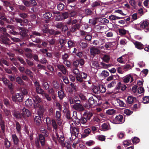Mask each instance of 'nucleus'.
<instances>
[{
  "instance_id": "obj_34",
  "label": "nucleus",
  "mask_w": 149,
  "mask_h": 149,
  "mask_svg": "<svg viewBox=\"0 0 149 149\" xmlns=\"http://www.w3.org/2000/svg\"><path fill=\"white\" fill-rule=\"evenodd\" d=\"M44 17L46 19L50 18L52 16V13L49 12H46L43 15Z\"/></svg>"
},
{
  "instance_id": "obj_48",
  "label": "nucleus",
  "mask_w": 149,
  "mask_h": 149,
  "mask_svg": "<svg viewBox=\"0 0 149 149\" xmlns=\"http://www.w3.org/2000/svg\"><path fill=\"white\" fill-rule=\"evenodd\" d=\"M87 75L86 74L82 72H81L80 74L79 77L82 80V82L83 81V79H86L87 77Z\"/></svg>"
},
{
  "instance_id": "obj_45",
  "label": "nucleus",
  "mask_w": 149,
  "mask_h": 149,
  "mask_svg": "<svg viewBox=\"0 0 149 149\" xmlns=\"http://www.w3.org/2000/svg\"><path fill=\"white\" fill-rule=\"evenodd\" d=\"M99 90L100 92L104 93L106 92V88L104 86L102 85H99Z\"/></svg>"
},
{
  "instance_id": "obj_15",
  "label": "nucleus",
  "mask_w": 149,
  "mask_h": 149,
  "mask_svg": "<svg viewBox=\"0 0 149 149\" xmlns=\"http://www.w3.org/2000/svg\"><path fill=\"white\" fill-rule=\"evenodd\" d=\"M48 94L51 95L53 99L55 100L56 98V94L54 89L52 88H50L48 90Z\"/></svg>"
},
{
  "instance_id": "obj_60",
  "label": "nucleus",
  "mask_w": 149,
  "mask_h": 149,
  "mask_svg": "<svg viewBox=\"0 0 149 149\" xmlns=\"http://www.w3.org/2000/svg\"><path fill=\"white\" fill-rule=\"evenodd\" d=\"M140 141L139 138L136 137H134L132 139V142L134 144H136L138 143Z\"/></svg>"
},
{
  "instance_id": "obj_11",
  "label": "nucleus",
  "mask_w": 149,
  "mask_h": 149,
  "mask_svg": "<svg viewBox=\"0 0 149 149\" xmlns=\"http://www.w3.org/2000/svg\"><path fill=\"white\" fill-rule=\"evenodd\" d=\"M42 118L39 116H36L34 118V122L36 126H39L42 123L41 118Z\"/></svg>"
},
{
  "instance_id": "obj_39",
  "label": "nucleus",
  "mask_w": 149,
  "mask_h": 149,
  "mask_svg": "<svg viewBox=\"0 0 149 149\" xmlns=\"http://www.w3.org/2000/svg\"><path fill=\"white\" fill-rule=\"evenodd\" d=\"M63 23L61 22H57L54 24V26L59 29H61L63 27Z\"/></svg>"
},
{
  "instance_id": "obj_6",
  "label": "nucleus",
  "mask_w": 149,
  "mask_h": 149,
  "mask_svg": "<svg viewBox=\"0 0 149 149\" xmlns=\"http://www.w3.org/2000/svg\"><path fill=\"white\" fill-rule=\"evenodd\" d=\"M23 118L26 119L27 117H29L31 115L30 111L24 107L21 111Z\"/></svg>"
},
{
  "instance_id": "obj_35",
  "label": "nucleus",
  "mask_w": 149,
  "mask_h": 149,
  "mask_svg": "<svg viewBox=\"0 0 149 149\" xmlns=\"http://www.w3.org/2000/svg\"><path fill=\"white\" fill-rule=\"evenodd\" d=\"M101 3L100 1H95L93 2L91 5V6L93 8H96L99 6H101V5L100 4V3Z\"/></svg>"
},
{
  "instance_id": "obj_62",
  "label": "nucleus",
  "mask_w": 149,
  "mask_h": 149,
  "mask_svg": "<svg viewBox=\"0 0 149 149\" xmlns=\"http://www.w3.org/2000/svg\"><path fill=\"white\" fill-rule=\"evenodd\" d=\"M143 102L144 104L149 103V96H146L143 98Z\"/></svg>"
},
{
  "instance_id": "obj_59",
  "label": "nucleus",
  "mask_w": 149,
  "mask_h": 149,
  "mask_svg": "<svg viewBox=\"0 0 149 149\" xmlns=\"http://www.w3.org/2000/svg\"><path fill=\"white\" fill-rule=\"evenodd\" d=\"M18 8L19 9L23 11H26L27 10L26 7L23 5H19Z\"/></svg>"
},
{
  "instance_id": "obj_51",
  "label": "nucleus",
  "mask_w": 149,
  "mask_h": 149,
  "mask_svg": "<svg viewBox=\"0 0 149 149\" xmlns=\"http://www.w3.org/2000/svg\"><path fill=\"white\" fill-rule=\"evenodd\" d=\"M26 105L28 107H31L32 104V102L31 99H27L25 102Z\"/></svg>"
},
{
  "instance_id": "obj_9",
  "label": "nucleus",
  "mask_w": 149,
  "mask_h": 149,
  "mask_svg": "<svg viewBox=\"0 0 149 149\" xmlns=\"http://www.w3.org/2000/svg\"><path fill=\"white\" fill-rule=\"evenodd\" d=\"M73 73L75 74L76 78L77 80L80 83L82 82V80L79 77L80 73L78 69L76 68L73 69Z\"/></svg>"
},
{
  "instance_id": "obj_41",
  "label": "nucleus",
  "mask_w": 149,
  "mask_h": 149,
  "mask_svg": "<svg viewBox=\"0 0 149 149\" xmlns=\"http://www.w3.org/2000/svg\"><path fill=\"white\" fill-rule=\"evenodd\" d=\"M43 132H41V134H40V135H42V136L45 137H47L49 135V132L47 131V130L46 129L44 131H42Z\"/></svg>"
},
{
  "instance_id": "obj_29",
  "label": "nucleus",
  "mask_w": 149,
  "mask_h": 149,
  "mask_svg": "<svg viewBox=\"0 0 149 149\" xmlns=\"http://www.w3.org/2000/svg\"><path fill=\"white\" fill-rule=\"evenodd\" d=\"M58 97L61 100H62L65 96L64 91L62 90L58 91Z\"/></svg>"
},
{
  "instance_id": "obj_58",
  "label": "nucleus",
  "mask_w": 149,
  "mask_h": 149,
  "mask_svg": "<svg viewBox=\"0 0 149 149\" xmlns=\"http://www.w3.org/2000/svg\"><path fill=\"white\" fill-rule=\"evenodd\" d=\"M74 100L75 104H80L81 101L79 100V98L78 96H75L74 97Z\"/></svg>"
},
{
  "instance_id": "obj_18",
  "label": "nucleus",
  "mask_w": 149,
  "mask_h": 149,
  "mask_svg": "<svg viewBox=\"0 0 149 149\" xmlns=\"http://www.w3.org/2000/svg\"><path fill=\"white\" fill-rule=\"evenodd\" d=\"M61 113L60 111H57L56 112V119L58 121V124L59 125H61V123L59 124V123L61 122Z\"/></svg>"
},
{
  "instance_id": "obj_52",
  "label": "nucleus",
  "mask_w": 149,
  "mask_h": 149,
  "mask_svg": "<svg viewBox=\"0 0 149 149\" xmlns=\"http://www.w3.org/2000/svg\"><path fill=\"white\" fill-rule=\"evenodd\" d=\"M1 80L3 81L4 84L6 85L10 82V81L5 77H3L1 78Z\"/></svg>"
},
{
  "instance_id": "obj_30",
  "label": "nucleus",
  "mask_w": 149,
  "mask_h": 149,
  "mask_svg": "<svg viewBox=\"0 0 149 149\" xmlns=\"http://www.w3.org/2000/svg\"><path fill=\"white\" fill-rule=\"evenodd\" d=\"M52 125L53 129H54L55 131H56L58 129V126L56 120L54 119H53L52 120Z\"/></svg>"
},
{
  "instance_id": "obj_53",
  "label": "nucleus",
  "mask_w": 149,
  "mask_h": 149,
  "mask_svg": "<svg viewBox=\"0 0 149 149\" xmlns=\"http://www.w3.org/2000/svg\"><path fill=\"white\" fill-rule=\"evenodd\" d=\"M115 112V110L112 109L107 110L106 113L108 114L112 115L114 114Z\"/></svg>"
},
{
  "instance_id": "obj_4",
  "label": "nucleus",
  "mask_w": 149,
  "mask_h": 149,
  "mask_svg": "<svg viewBox=\"0 0 149 149\" xmlns=\"http://www.w3.org/2000/svg\"><path fill=\"white\" fill-rule=\"evenodd\" d=\"M32 99L34 102V107L37 108L40 106V103L41 102L42 100L36 94L32 95Z\"/></svg>"
},
{
  "instance_id": "obj_5",
  "label": "nucleus",
  "mask_w": 149,
  "mask_h": 149,
  "mask_svg": "<svg viewBox=\"0 0 149 149\" xmlns=\"http://www.w3.org/2000/svg\"><path fill=\"white\" fill-rule=\"evenodd\" d=\"M79 132V128L78 127H70V132L72 136H74L75 137H77Z\"/></svg>"
},
{
  "instance_id": "obj_10",
  "label": "nucleus",
  "mask_w": 149,
  "mask_h": 149,
  "mask_svg": "<svg viewBox=\"0 0 149 149\" xmlns=\"http://www.w3.org/2000/svg\"><path fill=\"white\" fill-rule=\"evenodd\" d=\"M1 39L0 40V42L1 44H3L6 45H9L10 39L6 37H5L1 35Z\"/></svg>"
},
{
  "instance_id": "obj_64",
  "label": "nucleus",
  "mask_w": 149,
  "mask_h": 149,
  "mask_svg": "<svg viewBox=\"0 0 149 149\" xmlns=\"http://www.w3.org/2000/svg\"><path fill=\"white\" fill-rule=\"evenodd\" d=\"M46 124L47 126L51 125L52 121L51 120L50 118L47 117L46 118Z\"/></svg>"
},
{
  "instance_id": "obj_2",
  "label": "nucleus",
  "mask_w": 149,
  "mask_h": 149,
  "mask_svg": "<svg viewBox=\"0 0 149 149\" xmlns=\"http://www.w3.org/2000/svg\"><path fill=\"white\" fill-rule=\"evenodd\" d=\"M24 98V95L21 93H17L13 95L11 99L13 102L18 104L19 103L22 102Z\"/></svg>"
},
{
  "instance_id": "obj_40",
  "label": "nucleus",
  "mask_w": 149,
  "mask_h": 149,
  "mask_svg": "<svg viewBox=\"0 0 149 149\" xmlns=\"http://www.w3.org/2000/svg\"><path fill=\"white\" fill-rule=\"evenodd\" d=\"M48 101H50L52 100V97L49 94L45 93L44 95H42Z\"/></svg>"
},
{
  "instance_id": "obj_61",
  "label": "nucleus",
  "mask_w": 149,
  "mask_h": 149,
  "mask_svg": "<svg viewBox=\"0 0 149 149\" xmlns=\"http://www.w3.org/2000/svg\"><path fill=\"white\" fill-rule=\"evenodd\" d=\"M117 102L119 104V106L121 107H125L126 104L123 102L119 99H118Z\"/></svg>"
},
{
  "instance_id": "obj_14",
  "label": "nucleus",
  "mask_w": 149,
  "mask_h": 149,
  "mask_svg": "<svg viewBox=\"0 0 149 149\" xmlns=\"http://www.w3.org/2000/svg\"><path fill=\"white\" fill-rule=\"evenodd\" d=\"M11 137L14 145L16 146H18L19 141L16 134H12Z\"/></svg>"
},
{
  "instance_id": "obj_8",
  "label": "nucleus",
  "mask_w": 149,
  "mask_h": 149,
  "mask_svg": "<svg viewBox=\"0 0 149 149\" xmlns=\"http://www.w3.org/2000/svg\"><path fill=\"white\" fill-rule=\"evenodd\" d=\"M148 25L149 22L148 21H144L142 22H141L140 25V28L145 29V31L146 32H148L149 31Z\"/></svg>"
},
{
  "instance_id": "obj_46",
  "label": "nucleus",
  "mask_w": 149,
  "mask_h": 149,
  "mask_svg": "<svg viewBox=\"0 0 149 149\" xmlns=\"http://www.w3.org/2000/svg\"><path fill=\"white\" fill-rule=\"evenodd\" d=\"M52 84L54 88L56 89H57L59 88L60 85L57 81H54L53 82Z\"/></svg>"
},
{
  "instance_id": "obj_55",
  "label": "nucleus",
  "mask_w": 149,
  "mask_h": 149,
  "mask_svg": "<svg viewBox=\"0 0 149 149\" xmlns=\"http://www.w3.org/2000/svg\"><path fill=\"white\" fill-rule=\"evenodd\" d=\"M22 3L26 7H29L31 6L30 0L28 1L26 0H24L22 1Z\"/></svg>"
},
{
  "instance_id": "obj_38",
  "label": "nucleus",
  "mask_w": 149,
  "mask_h": 149,
  "mask_svg": "<svg viewBox=\"0 0 149 149\" xmlns=\"http://www.w3.org/2000/svg\"><path fill=\"white\" fill-rule=\"evenodd\" d=\"M118 31L119 33V35L121 36L125 35L126 34L127 31L126 30L123 29H118Z\"/></svg>"
},
{
  "instance_id": "obj_28",
  "label": "nucleus",
  "mask_w": 149,
  "mask_h": 149,
  "mask_svg": "<svg viewBox=\"0 0 149 149\" xmlns=\"http://www.w3.org/2000/svg\"><path fill=\"white\" fill-rule=\"evenodd\" d=\"M3 9V6L0 5V18L3 20L5 19L4 17L5 13L2 11Z\"/></svg>"
},
{
  "instance_id": "obj_21",
  "label": "nucleus",
  "mask_w": 149,
  "mask_h": 149,
  "mask_svg": "<svg viewBox=\"0 0 149 149\" xmlns=\"http://www.w3.org/2000/svg\"><path fill=\"white\" fill-rule=\"evenodd\" d=\"M123 116L122 115H119L118 116H117L115 119L114 120L116 122V124H119L123 121Z\"/></svg>"
},
{
  "instance_id": "obj_22",
  "label": "nucleus",
  "mask_w": 149,
  "mask_h": 149,
  "mask_svg": "<svg viewBox=\"0 0 149 149\" xmlns=\"http://www.w3.org/2000/svg\"><path fill=\"white\" fill-rule=\"evenodd\" d=\"M135 47L139 49H143L144 48V45L141 42L136 41L134 42Z\"/></svg>"
},
{
  "instance_id": "obj_54",
  "label": "nucleus",
  "mask_w": 149,
  "mask_h": 149,
  "mask_svg": "<svg viewBox=\"0 0 149 149\" xmlns=\"http://www.w3.org/2000/svg\"><path fill=\"white\" fill-rule=\"evenodd\" d=\"M3 102L4 104L6 107H9L10 106V102L9 100L7 99H4L3 100Z\"/></svg>"
},
{
  "instance_id": "obj_50",
  "label": "nucleus",
  "mask_w": 149,
  "mask_h": 149,
  "mask_svg": "<svg viewBox=\"0 0 149 149\" xmlns=\"http://www.w3.org/2000/svg\"><path fill=\"white\" fill-rule=\"evenodd\" d=\"M65 117L68 120H72V118L70 115V112L69 110H67L66 114Z\"/></svg>"
},
{
  "instance_id": "obj_26",
  "label": "nucleus",
  "mask_w": 149,
  "mask_h": 149,
  "mask_svg": "<svg viewBox=\"0 0 149 149\" xmlns=\"http://www.w3.org/2000/svg\"><path fill=\"white\" fill-rule=\"evenodd\" d=\"M13 22H15L17 24V25L18 24H19L20 26H24V24L23 23V19L21 18L15 17L14 18V20Z\"/></svg>"
},
{
  "instance_id": "obj_13",
  "label": "nucleus",
  "mask_w": 149,
  "mask_h": 149,
  "mask_svg": "<svg viewBox=\"0 0 149 149\" xmlns=\"http://www.w3.org/2000/svg\"><path fill=\"white\" fill-rule=\"evenodd\" d=\"M130 79V82H132L134 80L133 76L130 74H129L125 76L123 79V81L125 83H128Z\"/></svg>"
},
{
  "instance_id": "obj_24",
  "label": "nucleus",
  "mask_w": 149,
  "mask_h": 149,
  "mask_svg": "<svg viewBox=\"0 0 149 149\" xmlns=\"http://www.w3.org/2000/svg\"><path fill=\"white\" fill-rule=\"evenodd\" d=\"M91 132V130L90 128H88L85 129L83 134L81 135V137L84 138H86L89 135Z\"/></svg>"
},
{
  "instance_id": "obj_56",
  "label": "nucleus",
  "mask_w": 149,
  "mask_h": 149,
  "mask_svg": "<svg viewBox=\"0 0 149 149\" xmlns=\"http://www.w3.org/2000/svg\"><path fill=\"white\" fill-rule=\"evenodd\" d=\"M80 120V123L84 124H85L87 121L86 118L84 116V115L83 116L81 117V118Z\"/></svg>"
},
{
  "instance_id": "obj_19",
  "label": "nucleus",
  "mask_w": 149,
  "mask_h": 149,
  "mask_svg": "<svg viewBox=\"0 0 149 149\" xmlns=\"http://www.w3.org/2000/svg\"><path fill=\"white\" fill-rule=\"evenodd\" d=\"M57 67L62 72L63 74H66L67 70L63 65L58 64L57 65Z\"/></svg>"
},
{
  "instance_id": "obj_27",
  "label": "nucleus",
  "mask_w": 149,
  "mask_h": 149,
  "mask_svg": "<svg viewBox=\"0 0 149 149\" xmlns=\"http://www.w3.org/2000/svg\"><path fill=\"white\" fill-rule=\"evenodd\" d=\"M36 90L37 93L41 94L42 95H43L45 93V91L41 88L40 86L36 87Z\"/></svg>"
},
{
  "instance_id": "obj_63",
  "label": "nucleus",
  "mask_w": 149,
  "mask_h": 149,
  "mask_svg": "<svg viewBox=\"0 0 149 149\" xmlns=\"http://www.w3.org/2000/svg\"><path fill=\"white\" fill-rule=\"evenodd\" d=\"M1 61L2 62V64L5 65L7 66H9V63L3 58H1Z\"/></svg>"
},
{
  "instance_id": "obj_17",
  "label": "nucleus",
  "mask_w": 149,
  "mask_h": 149,
  "mask_svg": "<svg viewBox=\"0 0 149 149\" xmlns=\"http://www.w3.org/2000/svg\"><path fill=\"white\" fill-rule=\"evenodd\" d=\"M137 101L136 98L132 96L128 97L126 102L128 104H131L133 102H136Z\"/></svg>"
},
{
  "instance_id": "obj_32",
  "label": "nucleus",
  "mask_w": 149,
  "mask_h": 149,
  "mask_svg": "<svg viewBox=\"0 0 149 149\" xmlns=\"http://www.w3.org/2000/svg\"><path fill=\"white\" fill-rule=\"evenodd\" d=\"M4 145L6 148H9L10 146V142L8 139L6 138L4 139Z\"/></svg>"
},
{
  "instance_id": "obj_43",
  "label": "nucleus",
  "mask_w": 149,
  "mask_h": 149,
  "mask_svg": "<svg viewBox=\"0 0 149 149\" xmlns=\"http://www.w3.org/2000/svg\"><path fill=\"white\" fill-rule=\"evenodd\" d=\"M110 59V56L107 55H104L102 58L103 61L106 63L109 62Z\"/></svg>"
},
{
  "instance_id": "obj_37",
  "label": "nucleus",
  "mask_w": 149,
  "mask_h": 149,
  "mask_svg": "<svg viewBox=\"0 0 149 149\" xmlns=\"http://www.w3.org/2000/svg\"><path fill=\"white\" fill-rule=\"evenodd\" d=\"M42 85L45 90H48L49 89L50 85L47 82H43L42 84Z\"/></svg>"
},
{
  "instance_id": "obj_7",
  "label": "nucleus",
  "mask_w": 149,
  "mask_h": 149,
  "mask_svg": "<svg viewBox=\"0 0 149 149\" xmlns=\"http://www.w3.org/2000/svg\"><path fill=\"white\" fill-rule=\"evenodd\" d=\"M55 133L56 134V136L58 139V141L61 146L63 147L65 146V144L64 143L65 138L64 136H61L59 137L58 134L57 132H55Z\"/></svg>"
},
{
  "instance_id": "obj_47",
  "label": "nucleus",
  "mask_w": 149,
  "mask_h": 149,
  "mask_svg": "<svg viewBox=\"0 0 149 149\" xmlns=\"http://www.w3.org/2000/svg\"><path fill=\"white\" fill-rule=\"evenodd\" d=\"M59 42L61 46V47L62 48L63 46L67 42V40L65 39H60L59 40Z\"/></svg>"
},
{
  "instance_id": "obj_23",
  "label": "nucleus",
  "mask_w": 149,
  "mask_h": 149,
  "mask_svg": "<svg viewBox=\"0 0 149 149\" xmlns=\"http://www.w3.org/2000/svg\"><path fill=\"white\" fill-rule=\"evenodd\" d=\"M96 99L97 98L95 97H93L92 96L89 98L88 100V102L91 105L93 104H96L97 103V100H96Z\"/></svg>"
},
{
  "instance_id": "obj_57",
  "label": "nucleus",
  "mask_w": 149,
  "mask_h": 149,
  "mask_svg": "<svg viewBox=\"0 0 149 149\" xmlns=\"http://www.w3.org/2000/svg\"><path fill=\"white\" fill-rule=\"evenodd\" d=\"M19 15L21 18H22L24 19H25L27 17L28 15L26 13H19Z\"/></svg>"
},
{
  "instance_id": "obj_42",
  "label": "nucleus",
  "mask_w": 149,
  "mask_h": 149,
  "mask_svg": "<svg viewBox=\"0 0 149 149\" xmlns=\"http://www.w3.org/2000/svg\"><path fill=\"white\" fill-rule=\"evenodd\" d=\"M16 81L18 84L20 85L23 84L24 83L21 77L19 76H18L16 78Z\"/></svg>"
},
{
  "instance_id": "obj_3",
  "label": "nucleus",
  "mask_w": 149,
  "mask_h": 149,
  "mask_svg": "<svg viewBox=\"0 0 149 149\" xmlns=\"http://www.w3.org/2000/svg\"><path fill=\"white\" fill-rule=\"evenodd\" d=\"M45 138V137L42 135L39 134L35 141L36 146L37 148H38L40 147V143H41L42 146H45L46 141Z\"/></svg>"
},
{
  "instance_id": "obj_1",
  "label": "nucleus",
  "mask_w": 149,
  "mask_h": 149,
  "mask_svg": "<svg viewBox=\"0 0 149 149\" xmlns=\"http://www.w3.org/2000/svg\"><path fill=\"white\" fill-rule=\"evenodd\" d=\"M27 31L26 28L18 26L16 28L14 27V30H10L9 33L15 35H20L23 37H26L28 35Z\"/></svg>"
},
{
  "instance_id": "obj_20",
  "label": "nucleus",
  "mask_w": 149,
  "mask_h": 149,
  "mask_svg": "<svg viewBox=\"0 0 149 149\" xmlns=\"http://www.w3.org/2000/svg\"><path fill=\"white\" fill-rule=\"evenodd\" d=\"M13 116L17 119H23V117L21 113H20L18 111L14 110L13 112Z\"/></svg>"
},
{
  "instance_id": "obj_44",
  "label": "nucleus",
  "mask_w": 149,
  "mask_h": 149,
  "mask_svg": "<svg viewBox=\"0 0 149 149\" xmlns=\"http://www.w3.org/2000/svg\"><path fill=\"white\" fill-rule=\"evenodd\" d=\"M79 46L81 47L82 48L84 49L87 47L88 44L86 42H80L79 43Z\"/></svg>"
},
{
  "instance_id": "obj_49",
  "label": "nucleus",
  "mask_w": 149,
  "mask_h": 149,
  "mask_svg": "<svg viewBox=\"0 0 149 149\" xmlns=\"http://www.w3.org/2000/svg\"><path fill=\"white\" fill-rule=\"evenodd\" d=\"M84 116L86 117L87 120H90L91 118L93 116V114L91 112L87 113L84 114Z\"/></svg>"
},
{
  "instance_id": "obj_33",
  "label": "nucleus",
  "mask_w": 149,
  "mask_h": 149,
  "mask_svg": "<svg viewBox=\"0 0 149 149\" xmlns=\"http://www.w3.org/2000/svg\"><path fill=\"white\" fill-rule=\"evenodd\" d=\"M5 122L3 120H0L1 128L3 133H4L5 130Z\"/></svg>"
},
{
  "instance_id": "obj_12",
  "label": "nucleus",
  "mask_w": 149,
  "mask_h": 149,
  "mask_svg": "<svg viewBox=\"0 0 149 149\" xmlns=\"http://www.w3.org/2000/svg\"><path fill=\"white\" fill-rule=\"evenodd\" d=\"M90 52L91 55L94 56L96 54H98L100 53V51L98 49L95 47H92L90 48Z\"/></svg>"
},
{
  "instance_id": "obj_36",
  "label": "nucleus",
  "mask_w": 149,
  "mask_h": 149,
  "mask_svg": "<svg viewBox=\"0 0 149 149\" xmlns=\"http://www.w3.org/2000/svg\"><path fill=\"white\" fill-rule=\"evenodd\" d=\"M24 73H25L26 75L29 76L31 78L33 77V73L29 69H26Z\"/></svg>"
},
{
  "instance_id": "obj_25",
  "label": "nucleus",
  "mask_w": 149,
  "mask_h": 149,
  "mask_svg": "<svg viewBox=\"0 0 149 149\" xmlns=\"http://www.w3.org/2000/svg\"><path fill=\"white\" fill-rule=\"evenodd\" d=\"M39 109L38 111V116L42 117H43V114L44 112V109L43 106H40L39 107Z\"/></svg>"
},
{
  "instance_id": "obj_16",
  "label": "nucleus",
  "mask_w": 149,
  "mask_h": 149,
  "mask_svg": "<svg viewBox=\"0 0 149 149\" xmlns=\"http://www.w3.org/2000/svg\"><path fill=\"white\" fill-rule=\"evenodd\" d=\"M73 107L76 110L79 111H83L85 110L84 107L80 104H74Z\"/></svg>"
},
{
  "instance_id": "obj_31",
  "label": "nucleus",
  "mask_w": 149,
  "mask_h": 149,
  "mask_svg": "<svg viewBox=\"0 0 149 149\" xmlns=\"http://www.w3.org/2000/svg\"><path fill=\"white\" fill-rule=\"evenodd\" d=\"M16 128L17 132L19 134H21V127L19 123L18 122H16Z\"/></svg>"
}]
</instances>
